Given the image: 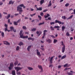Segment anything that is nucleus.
I'll use <instances>...</instances> for the list:
<instances>
[{
    "mask_svg": "<svg viewBox=\"0 0 75 75\" xmlns=\"http://www.w3.org/2000/svg\"><path fill=\"white\" fill-rule=\"evenodd\" d=\"M22 33H23V30H21L20 31V37L21 38H28V36H23L24 35V34H23V33L22 34Z\"/></svg>",
    "mask_w": 75,
    "mask_h": 75,
    "instance_id": "1",
    "label": "nucleus"
},
{
    "mask_svg": "<svg viewBox=\"0 0 75 75\" xmlns=\"http://www.w3.org/2000/svg\"><path fill=\"white\" fill-rule=\"evenodd\" d=\"M14 68L16 70V72H17V74H18V75H20V74H21V72H18L19 70H21L22 68L19 67H15Z\"/></svg>",
    "mask_w": 75,
    "mask_h": 75,
    "instance_id": "2",
    "label": "nucleus"
},
{
    "mask_svg": "<svg viewBox=\"0 0 75 75\" xmlns=\"http://www.w3.org/2000/svg\"><path fill=\"white\" fill-rule=\"evenodd\" d=\"M61 45L62 46H63L62 47V52L64 53L65 52V45H64V42H63V41L61 42Z\"/></svg>",
    "mask_w": 75,
    "mask_h": 75,
    "instance_id": "3",
    "label": "nucleus"
},
{
    "mask_svg": "<svg viewBox=\"0 0 75 75\" xmlns=\"http://www.w3.org/2000/svg\"><path fill=\"white\" fill-rule=\"evenodd\" d=\"M17 10L19 12V13L20 14H21L23 11L22 10V8L19 6H18L17 7Z\"/></svg>",
    "mask_w": 75,
    "mask_h": 75,
    "instance_id": "4",
    "label": "nucleus"
},
{
    "mask_svg": "<svg viewBox=\"0 0 75 75\" xmlns=\"http://www.w3.org/2000/svg\"><path fill=\"white\" fill-rule=\"evenodd\" d=\"M55 23H58L59 24H64V22H62V23L61 21H59L57 20L55 21Z\"/></svg>",
    "mask_w": 75,
    "mask_h": 75,
    "instance_id": "5",
    "label": "nucleus"
},
{
    "mask_svg": "<svg viewBox=\"0 0 75 75\" xmlns=\"http://www.w3.org/2000/svg\"><path fill=\"white\" fill-rule=\"evenodd\" d=\"M50 28H51V30H54V28H60V27L58 26H55L54 27V28H53L52 26H51Z\"/></svg>",
    "mask_w": 75,
    "mask_h": 75,
    "instance_id": "6",
    "label": "nucleus"
},
{
    "mask_svg": "<svg viewBox=\"0 0 75 75\" xmlns=\"http://www.w3.org/2000/svg\"><path fill=\"white\" fill-rule=\"evenodd\" d=\"M38 67L40 69H41V71L40 72H43V69H42V66L41 65H38Z\"/></svg>",
    "mask_w": 75,
    "mask_h": 75,
    "instance_id": "7",
    "label": "nucleus"
},
{
    "mask_svg": "<svg viewBox=\"0 0 75 75\" xmlns=\"http://www.w3.org/2000/svg\"><path fill=\"white\" fill-rule=\"evenodd\" d=\"M47 31L48 30H45L44 31L43 36L42 37V38H44V37H45V36L46 33Z\"/></svg>",
    "mask_w": 75,
    "mask_h": 75,
    "instance_id": "8",
    "label": "nucleus"
},
{
    "mask_svg": "<svg viewBox=\"0 0 75 75\" xmlns=\"http://www.w3.org/2000/svg\"><path fill=\"white\" fill-rule=\"evenodd\" d=\"M54 57H51L50 60V64H52V60H53V58Z\"/></svg>",
    "mask_w": 75,
    "mask_h": 75,
    "instance_id": "9",
    "label": "nucleus"
},
{
    "mask_svg": "<svg viewBox=\"0 0 75 75\" xmlns=\"http://www.w3.org/2000/svg\"><path fill=\"white\" fill-rule=\"evenodd\" d=\"M36 53L37 54V55H38V56H41V55L40 54V52L38 51V50H37Z\"/></svg>",
    "mask_w": 75,
    "mask_h": 75,
    "instance_id": "10",
    "label": "nucleus"
},
{
    "mask_svg": "<svg viewBox=\"0 0 75 75\" xmlns=\"http://www.w3.org/2000/svg\"><path fill=\"white\" fill-rule=\"evenodd\" d=\"M45 0H41L40 1V5H42L44 3L45 1H44Z\"/></svg>",
    "mask_w": 75,
    "mask_h": 75,
    "instance_id": "11",
    "label": "nucleus"
},
{
    "mask_svg": "<svg viewBox=\"0 0 75 75\" xmlns=\"http://www.w3.org/2000/svg\"><path fill=\"white\" fill-rule=\"evenodd\" d=\"M14 1H9L8 4H14Z\"/></svg>",
    "mask_w": 75,
    "mask_h": 75,
    "instance_id": "12",
    "label": "nucleus"
},
{
    "mask_svg": "<svg viewBox=\"0 0 75 75\" xmlns=\"http://www.w3.org/2000/svg\"><path fill=\"white\" fill-rule=\"evenodd\" d=\"M4 44L6 45H10V43L7 41H4Z\"/></svg>",
    "mask_w": 75,
    "mask_h": 75,
    "instance_id": "13",
    "label": "nucleus"
},
{
    "mask_svg": "<svg viewBox=\"0 0 75 75\" xmlns=\"http://www.w3.org/2000/svg\"><path fill=\"white\" fill-rule=\"evenodd\" d=\"M36 8L37 9L36 10L37 11H38V10H40V11H41V10H42V7H40L39 8H38L37 7Z\"/></svg>",
    "mask_w": 75,
    "mask_h": 75,
    "instance_id": "14",
    "label": "nucleus"
},
{
    "mask_svg": "<svg viewBox=\"0 0 75 75\" xmlns=\"http://www.w3.org/2000/svg\"><path fill=\"white\" fill-rule=\"evenodd\" d=\"M47 15H44V17H45V18H47L48 17H49L50 16V14H49L48 13H47Z\"/></svg>",
    "mask_w": 75,
    "mask_h": 75,
    "instance_id": "15",
    "label": "nucleus"
},
{
    "mask_svg": "<svg viewBox=\"0 0 75 75\" xmlns=\"http://www.w3.org/2000/svg\"><path fill=\"white\" fill-rule=\"evenodd\" d=\"M47 42H48L49 43H51V40L50 39H48L47 40H46Z\"/></svg>",
    "mask_w": 75,
    "mask_h": 75,
    "instance_id": "16",
    "label": "nucleus"
},
{
    "mask_svg": "<svg viewBox=\"0 0 75 75\" xmlns=\"http://www.w3.org/2000/svg\"><path fill=\"white\" fill-rule=\"evenodd\" d=\"M70 66V65H68V64H66L64 65V67H67V68H68V67H69Z\"/></svg>",
    "mask_w": 75,
    "mask_h": 75,
    "instance_id": "17",
    "label": "nucleus"
},
{
    "mask_svg": "<svg viewBox=\"0 0 75 75\" xmlns=\"http://www.w3.org/2000/svg\"><path fill=\"white\" fill-rule=\"evenodd\" d=\"M27 68L29 70H30V71H31V70H33V68L30 67H28Z\"/></svg>",
    "mask_w": 75,
    "mask_h": 75,
    "instance_id": "18",
    "label": "nucleus"
},
{
    "mask_svg": "<svg viewBox=\"0 0 75 75\" xmlns=\"http://www.w3.org/2000/svg\"><path fill=\"white\" fill-rule=\"evenodd\" d=\"M31 47V45L29 46L27 48V50L28 51H30V49Z\"/></svg>",
    "mask_w": 75,
    "mask_h": 75,
    "instance_id": "19",
    "label": "nucleus"
},
{
    "mask_svg": "<svg viewBox=\"0 0 75 75\" xmlns=\"http://www.w3.org/2000/svg\"><path fill=\"white\" fill-rule=\"evenodd\" d=\"M52 5V4L51 3V1H50L49 2V4L48 5V7H50V6H51Z\"/></svg>",
    "mask_w": 75,
    "mask_h": 75,
    "instance_id": "20",
    "label": "nucleus"
},
{
    "mask_svg": "<svg viewBox=\"0 0 75 75\" xmlns=\"http://www.w3.org/2000/svg\"><path fill=\"white\" fill-rule=\"evenodd\" d=\"M66 57H67V55H64L61 58V59H64V58H66Z\"/></svg>",
    "mask_w": 75,
    "mask_h": 75,
    "instance_id": "21",
    "label": "nucleus"
},
{
    "mask_svg": "<svg viewBox=\"0 0 75 75\" xmlns=\"http://www.w3.org/2000/svg\"><path fill=\"white\" fill-rule=\"evenodd\" d=\"M28 39V40H32V41H33L34 40V39L31 38H29Z\"/></svg>",
    "mask_w": 75,
    "mask_h": 75,
    "instance_id": "22",
    "label": "nucleus"
},
{
    "mask_svg": "<svg viewBox=\"0 0 75 75\" xmlns=\"http://www.w3.org/2000/svg\"><path fill=\"white\" fill-rule=\"evenodd\" d=\"M12 73L13 75H16V72H15V71L14 70L12 71Z\"/></svg>",
    "mask_w": 75,
    "mask_h": 75,
    "instance_id": "23",
    "label": "nucleus"
},
{
    "mask_svg": "<svg viewBox=\"0 0 75 75\" xmlns=\"http://www.w3.org/2000/svg\"><path fill=\"white\" fill-rule=\"evenodd\" d=\"M73 17V15L69 17L67 19V20H69V19H71Z\"/></svg>",
    "mask_w": 75,
    "mask_h": 75,
    "instance_id": "24",
    "label": "nucleus"
},
{
    "mask_svg": "<svg viewBox=\"0 0 75 75\" xmlns=\"http://www.w3.org/2000/svg\"><path fill=\"white\" fill-rule=\"evenodd\" d=\"M66 28L64 26H62V31L64 30V29H65Z\"/></svg>",
    "mask_w": 75,
    "mask_h": 75,
    "instance_id": "25",
    "label": "nucleus"
},
{
    "mask_svg": "<svg viewBox=\"0 0 75 75\" xmlns=\"http://www.w3.org/2000/svg\"><path fill=\"white\" fill-rule=\"evenodd\" d=\"M62 19H65L66 18H67V17H66L65 16H63L62 17Z\"/></svg>",
    "mask_w": 75,
    "mask_h": 75,
    "instance_id": "26",
    "label": "nucleus"
},
{
    "mask_svg": "<svg viewBox=\"0 0 75 75\" xmlns=\"http://www.w3.org/2000/svg\"><path fill=\"white\" fill-rule=\"evenodd\" d=\"M37 29L35 28H34L32 29L31 30L32 31H35Z\"/></svg>",
    "mask_w": 75,
    "mask_h": 75,
    "instance_id": "27",
    "label": "nucleus"
},
{
    "mask_svg": "<svg viewBox=\"0 0 75 75\" xmlns=\"http://www.w3.org/2000/svg\"><path fill=\"white\" fill-rule=\"evenodd\" d=\"M19 45L20 46H21V45H23V42H20L19 43Z\"/></svg>",
    "mask_w": 75,
    "mask_h": 75,
    "instance_id": "28",
    "label": "nucleus"
},
{
    "mask_svg": "<svg viewBox=\"0 0 75 75\" xmlns=\"http://www.w3.org/2000/svg\"><path fill=\"white\" fill-rule=\"evenodd\" d=\"M10 67H14V64H13V63H11L10 64Z\"/></svg>",
    "mask_w": 75,
    "mask_h": 75,
    "instance_id": "29",
    "label": "nucleus"
},
{
    "mask_svg": "<svg viewBox=\"0 0 75 75\" xmlns=\"http://www.w3.org/2000/svg\"><path fill=\"white\" fill-rule=\"evenodd\" d=\"M10 14H9L8 15V16L6 18L7 19H8V18H10Z\"/></svg>",
    "mask_w": 75,
    "mask_h": 75,
    "instance_id": "30",
    "label": "nucleus"
},
{
    "mask_svg": "<svg viewBox=\"0 0 75 75\" xmlns=\"http://www.w3.org/2000/svg\"><path fill=\"white\" fill-rule=\"evenodd\" d=\"M19 48L20 47H19V46H17L16 49V51H18V50H19Z\"/></svg>",
    "mask_w": 75,
    "mask_h": 75,
    "instance_id": "31",
    "label": "nucleus"
},
{
    "mask_svg": "<svg viewBox=\"0 0 75 75\" xmlns=\"http://www.w3.org/2000/svg\"><path fill=\"white\" fill-rule=\"evenodd\" d=\"M14 23L15 25H17L18 24H17V23H17V22L14 21Z\"/></svg>",
    "mask_w": 75,
    "mask_h": 75,
    "instance_id": "32",
    "label": "nucleus"
},
{
    "mask_svg": "<svg viewBox=\"0 0 75 75\" xmlns=\"http://www.w3.org/2000/svg\"><path fill=\"white\" fill-rule=\"evenodd\" d=\"M18 64V61H16L14 63L15 66H16V65H17Z\"/></svg>",
    "mask_w": 75,
    "mask_h": 75,
    "instance_id": "33",
    "label": "nucleus"
},
{
    "mask_svg": "<svg viewBox=\"0 0 75 75\" xmlns=\"http://www.w3.org/2000/svg\"><path fill=\"white\" fill-rule=\"evenodd\" d=\"M1 35L3 37H4V32H2L1 33Z\"/></svg>",
    "mask_w": 75,
    "mask_h": 75,
    "instance_id": "34",
    "label": "nucleus"
},
{
    "mask_svg": "<svg viewBox=\"0 0 75 75\" xmlns=\"http://www.w3.org/2000/svg\"><path fill=\"white\" fill-rule=\"evenodd\" d=\"M57 42V40L56 39H54V41H53V42L54 43H56Z\"/></svg>",
    "mask_w": 75,
    "mask_h": 75,
    "instance_id": "35",
    "label": "nucleus"
},
{
    "mask_svg": "<svg viewBox=\"0 0 75 75\" xmlns=\"http://www.w3.org/2000/svg\"><path fill=\"white\" fill-rule=\"evenodd\" d=\"M36 14V13H35L33 14H30V15L31 16V17H33L34 16H35Z\"/></svg>",
    "mask_w": 75,
    "mask_h": 75,
    "instance_id": "36",
    "label": "nucleus"
},
{
    "mask_svg": "<svg viewBox=\"0 0 75 75\" xmlns=\"http://www.w3.org/2000/svg\"><path fill=\"white\" fill-rule=\"evenodd\" d=\"M67 74L69 75H73V74L72 73H71L70 72H68L67 73Z\"/></svg>",
    "mask_w": 75,
    "mask_h": 75,
    "instance_id": "37",
    "label": "nucleus"
},
{
    "mask_svg": "<svg viewBox=\"0 0 75 75\" xmlns=\"http://www.w3.org/2000/svg\"><path fill=\"white\" fill-rule=\"evenodd\" d=\"M23 29H24V30H26L27 28L26 27V26H23Z\"/></svg>",
    "mask_w": 75,
    "mask_h": 75,
    "instance_id": "38",
    "label": "nucleus"
},
{
    "mask_svg": "<svg viewBox=\"0 0 75 75\" xmlns=\"http://www.w3.org/2000/svg\"><path fill=\"white\" fill-rule=\"evenodd\" d=\"M66 35H67V36H68V37H69V36H70V35L69 34V33H68V32H67L66 34Z\"/></svg>",
    "mask_w": 75,
    "mask_h": 75,
    "instance_id": "39",
    "label": "nucleus"
},
{
    "mask_svg": "<svg viewBox=\"0 0 75 75\" xmlns=\"http://www.w3.org/2000/svg\"><path fill=\"white\" fill-rule=\"evenodd\" d=\"M44 24V22H43L42 23H40L39 24V25H42V24Z\"/></svg>",
    "mask_w": 75,
    "mask_h": 75,
    "instance_id": "40",
    "label": "nucleus"
},
{
    "mask_svg": "<svg viewBox=\"0 0 75 75\" xmlns=\"http://www.w3.org/2000/svg\"><path fill=\"white\" fill-rule=\"evenodd\" d=\"M18 6H19V7H23V6H24V4H20V5Z\"/></svg>",
    "mask_w": 75,
    "mask_h": 75,
    "instance_id": "41",
    "label": "nucleus"
},
{
    "mask_svg": "<svg viewBox=\"0 0 75 75\" xmlns=\"http://www.w3.org/2000/svg\"><path fill=\"white\" fill-rule=\"evenodd\" d=\"M55 24V22H54L50 23V24H51V25H52V24Z\"/></svg>",
    "mask_w": 75,
    "mask_h": 75,
    "instance_id": "42",
    "label": "nucleus"
},
{
    "mask_svg": "<svg viewBox=\"0 0 75 75\" xmlns=\"http://www.w3.org/2000/svg\"><path fill=\"white\" fill-rule=\"evenodd\" d=\"M38 17L39 18L40 20H41V17L40 16L38 15Z\"/></svg>",
    "mask_w": 75,
    "mask_h": 75,
    "instance_id": "43",
    "label": "nucleus"
},
{
    "mask_svg": "<svg viewBox=\"0 0 75 75\" xmlns=\"http://www.w3.org/2000/svg\"><path fill=\"white\" fill-rule=\"evenodd\" d=\"M10 28L11 30H14V27L12 26Z\"/></svg>",
    "mask_w": 75,
    "mask_h": 75,
    "instance_id": "44",
    "label": "nucleus"
},
{
    "mask_svg": "<svg viewBox=\"0 0 75 75\" xmlns=\"http://www.w3.org/2000/svg\"><path fill=\"white\" fill-rule=\"evenodd\" d=\"M68 6H69V3H67L65 5V6H66V7H67Z\"/></svg>",
    "mask_w": 75,
    "mask_h": 75,
    "instance_id": "45",
    "label": "nucleus"
},
{
    "mask_svg": "<svg viewBox=\"0 0 75 75\" xmlns=\"http://www.w3.org/2000/svg\"><path fill=\"white\" fill-rule=\"evenodd\" d=\"M8 29H7V28H5V31L6 32L7 31Z\"/></svg>",
    "mask_w": 75,
    "mask_h": 75,
    "instance_id": "46",
    "label": "nucleus"
},
{
    "mask_svg": "<svg viewBox=\"0 0 75 75\" xmlns=\"http://www.w3.org/2000/svg\"><path fill=\"white\" fill-rule=\"evenodd\" d=\"M8 69L9 70H11L12 69V67H11V66H10L8 67Z\"/></svg>",
    "mask_w": 75,
    "mask_h": 75,
    "instance_id": "47",
    "label": "nucleus"
},
{
    "mask_svg": "<svg viewBox=\"0 0 75 75\" xmlns=\"http://www.w3.org/2000/svg\"><path fill=\"white\" fill-rule=\"evenodd\" d=\"M2 4H3V3L2 2H0V6H1Z\"/></svg>",
    "mask_w": 75,
    "mask_h": 75,
    "instance_id": "48",
    "label": "nucleus"
},
{
    "mask_svg": "<svg viewBox=\"0 0 75 75\" xmlns=\"http://www.w3.org/2000/svg\"><path fill=\"white\" fill-rule=\"evenodd\" d=\"M40 15L41 16H44V13L42 12H41L40 13Z\"/></svg>",
    "mask_w": 75,
    "mask_h": 75,
    "instance_id": "49",
    "label": "nucleus"
},
{
    "mask_svg": "<svg viewBox=\"0 0 75 75\" xmlns=\"http://www.w3.org/2000/svg\"><path fill=\"white\" fill-rule=\"evenodd\" d=\"M2 17V15L1 14V13H0V18H1Z\"/></svg>",
    "mask_w": 75,
    "mask_h": 75,
    "instance_id": "50",
    "label": "nucleus"
},
{
    "mask_svg": "<svg viewBox=\"0 0 75 75\" xmlns=\"http://www.w3.org/2000/svg\"><path fill=\"white\" fill-rule=\"evenodd\" d=\"M50 36L51 37H52V38H55V37L53 35H50Z\"/></svg>",
    "mask_w": 75,
    "mask_h": 75,
    "instance_id": "51",
    "label": "nucleus"
},
{
    "mask_svg": "<svg viewBox=\"0 0 75 75\" xmlns=\"http://www.w3.org/2000/svg\"><path fill=\"white\" fill-rule=\"evenodd\" d=\"M61 67H62V66L59 65L58 66V68H61Z\"/></svg>",
    "mask_w": 75,
    "mask_h": 75,
    "instance_id": "52",
    "label": "nucleus"
},
{
    "mask_svg": "<svg viewBox=\"0 0 75 75\" xmlns=\"http://www.w3.org/2000/svg\"><path fill=\"white\" fill-rule=\"evenodd\" d=\"M62 57V56L61 55H59L58 56V57L59 58H61Z\"/></svg>",
    "mask_w": 75,
    "mask_h": 75,
    "instance_id": "53",
    "label": "nucleus"
},
{
    "mask_svg": "<svg viewBox=\"0 0 75 75\" xmlns=\"http://www.w3.org/2000/svg\"><path fill=\"white\" fill-rule=\"evenodd\" d=\"M48 11V10H45L44 11H43V12H46V11Z\"/></svg>",
    "mask_w": 75,
    "mask_h": 75,
    "instance_id": "54",
    "label": "nucleus"
},
{
    "mask_svg": "<svg viewBox=\"0 0 75 75\" xmlns=\"http://www.w3.org/2000/svg\"><path fill=\"white\" fill-rule=\"evenodd\" d=\"M4 26L6 27V28H7V25L5 24Z\"/></svg>",
    "mask_w": 75,
    "mask_h": 75,
    "instance_id": "55",
    "label": "nucleus"
},
{
    "mask_svg": "<svg viewBox=\"0 0 75 75\" xmlns=\"http://www.w3.org/2000/svg\"><path fill=\"white\" fill-rule=\"evenodd\" d=\"M52 66H53V65H52V64H50L49 66V67H52Z\"/></svg>",
    "mask_w": 75,
    "mask_h": 75,
    "instance_id": "56",
    "label": "nucleus"
},
{
    "mask_svg": "<svg viewBox=\"0 0 75 75\" xmlns=\"http://www.w3.org/2000/svg\"><path fill=\"white\" fill-rule=\"evenodd\" d=\"M27 19H28V17H25V20H27Z\"/></svg>",
    "mask_w": 75,
    "mask_h": 75,
    "instance_id": "57",
    "label": "nucleus"
},
{
    "mask_svg": "<svg viewBox=\"0 0 75 75\" xmlns=\"http://www.w3.org/2000/svg\"><path fill=\"white\" fill-rule=\"evenodd\" d=\"M73 40V38L71 37L70 38V40Z\"/></svg>",
    "mask_w": 75,
    "mask_h": 75,
    "instance_id": "58",
    "label": "nucleus"
},
{
    "mask_svg": "<svg viewBox=\"0 0 75 75\" xmlns=\"http://www.w3.org/2000/svg\"><path fill=\"white\" fill-rule=\"evenodd\" d=\"M21 20L20 19H19L18 20V21H17V23H19V22H20V21H21Z\"/></svg>",
    "mask_w": 75,
    "mask_h": 75,
    "instance_id": "59",
    "label": "nucleus"
},
{
    "mask_svg": "<svg viewBox=\"0 0 75 75\" xmlns=\"http://www.w3.org/2000/svg\"><path fill=\"white\" fill-rule=\"evenodd\" d=\"M48 18L49 20H50L51 19V17H49Z\"/></svg>",
    "mask_w": 75,
    "mask_h": 75,
    "instance_id": "60",
    "label": "nucleus"
},
{
    "mask_svg": "<svg viewBox=\"0 0 75 75\" xmlns=\"http://www.w3.org/2000/svg\"><path fill=\"white\" fill-rule=\"evenodd\" d=\"M13 31H14V32L15 33L16 32V29H13Z\"/></svg>",
    "mask_w": 75,
    "mask_h": 75,
    "instance_id": "61",
    "label": "nucleus"
},
{
    "mask_svg": "<svg viewBox=\"0 0 75 75\" xmlns=\"http://www.w3.org/2000/svg\"><path fill=\"white\" fill-rule=\"evenodd\" d=\"M18 13L15 14V16H18Z\"/></svg>",
    "mask_w": 75,
    "mask_h": 75,
    "instance_id": "62",
    "label": "nucleus"
},
{
    "mask_svg": "<svg viewBox=\"0 0 75 75\" xmlns=\"http://www.w3.org/2000/svg\"><path fill=\"white\" fill-rule=\"evenodd\" d=\"M30 9L32 11H33L34 10V9H33L32 8H31Z\"/></svg>",
    "mask_w": 75,
    "mask_h": 75,
    "instance_id": "63",
    "label": "nucleus"
},
{
    "mask_svg": "<svg viewBox=\"0 0 75 75\" xmlns=\"http://www.w3.org/2000/svg\"><path fill=\"white\" fill-rule=\"evenodd\" d=\"M36 34H39V31H37L36 32Z\"/></svg>",
    "mask_w": 75,
    "mask_h": 75,
    "instance_id": "64",
    "label": "nucleus"
}]
</instances>
